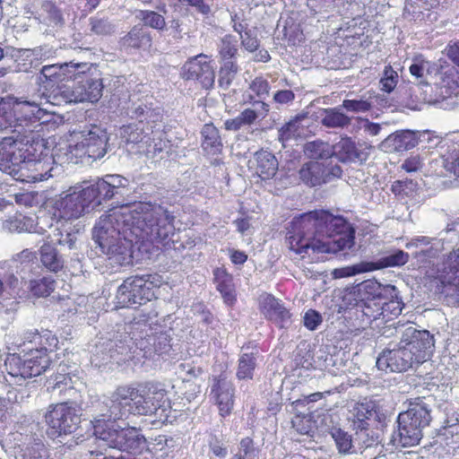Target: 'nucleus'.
Returning a JSON list of instances; mask_svg holds the SVG:
<instances>
[{"label":"nucleus","instance_id":"nucleus-13","mask_svg":"<svg viewBox=\"0 0 459 459\" xmlns=\"http://www.w3.org/2000/svg\"><path fill=\"white\" fill-rule=\"evenodd\" d=\"M83 68L74 73L73 85H65L60 89V94L68 103L96 102L102 96L103 83L101 79L93 78L85 74Z\"/></svg>","mask_w":459,"mask_h":459},{"label":"nucleus","instance_id":"nucleus-5","mask_svg":"<svg viewBox=\"0 0 459 459\" xmlns=\"http://www.w3.org/2000/svg\"><path fill=\"white\" fill-rule=\"evenodd\" d=\"M24 161L16 178L27 183H36L48 180L62 172L61 166L57 165L55 157L59 163H65V152L50 153L43 139L32 138L28 145Z\"/></svg>","mask_w":459,"mask_h":459},{"label":"nucleus","instance_id":"nucleus-43","mask_svg":"<svg viewBox=\"0 0 459 459\" xmlns=\"http://www.w3.org/2000/svg\"><path fill=\"white\" fill-rule=\"evenodd\" d=\"M8 128L13 132L17 129L13 112V98L2 99L0 101V130Z\"/></svg>","mask_w":459,"mask_h":459},{"label":"nucleus","instance_id":"nucleus-17","mask_svg":"<svg viewBox=\"0 0 459 459\" xmlns=\"http://www.w3.org/2000/svg\"><path fill=\"white\" fill-rule=\"evenodd\" d=\"M212 60L204 54H199L187 60L182 66L181 75L186 80H196L203 87L211 88L215 80Z\"/></svg>","mask_w":459,"mask_h":459},{"label":"nucleus","instance_id":"nucleus-11","mask_svg":"<svg viewBox=\"0 0 459 459\" xmlns=\"http://www.w3.org/2000/svg\"><path fill=\"white\" fill-rule=\"evenodd\" d=\"M53 103L50 96L44 92L31 100H20L13 98V112L15 117L16 133L27 139V134L39 132L42 124L48 122L49 111L44 105Z\"/></svg>","mask_w":459,"mask_h":459},{"label":"nucleus","instance_id":"nucleus-24","mask_svg":"<svg viewBox=\"0 0 459 459\" xmlns=\"http://www.w3.org/2000/svg\"><path fill=\"white\" fill-rule=\"evenodd\" d=\"M403 421L411 422L417 427L426 428L431 421L429 406L420 398L409 403L407 410L398 416Z\"/></svg>","mask_w":459,"mask_h":459},{"label":"nucleus","instance_id":"nucleus-7","mask_svg":"<svg viewBox=\"0 0 459 459\" xmlns=\"http://www.w3.org/2000/svg\"><path fill=\"white\" fill-rule=\"evenodd\" d=\"M92 424L96 438L108 447L130 454H140L145 449L146 440L135 428H122L114 419H106L105 414Z\"/></svg>","mask_w":459,"mask_h":459},{"label":"nucleus","instance_id":"nucleus-9","mask_svg":"<svg viewBox=\"0 0 459 459\" xmlns=\"http://www.w3.org/2000/svg\"><path fill=\"white\" fill-rule=\"evenodd\" d=\"M458 94L459 72L455 66L447 65L439 68L437 66L429 83L422 84L420 96H416V100L446 109L450 108L447 100Z\"/></svg>","mask_w":459,"mask_h":459},{"label":"nucleus","instance_id":"nucleus-54","mask_svg":"<svg viewBox=\"0 0 459 459\" xmlns=\"http://www.w3.org/2000/svg\"><path fill=\"white\" fill-rule=\"evenodd\" d=\"M292 428L301 435H309L313 431L314 423L311 420L310 415H300L294 416L291 420Z\"/></svg>","mask_w":459,"mask_h":459},{"label":"nucleus","instance_id":"nucleus-33","mask_svg":"<svg viewBox=\"0 0 459 459\" xmlns=\"http://www.w3.org/2000/svg\"><path fill=\"white\" fill-rule=\"evenodd\" d=\"M245 103H252L255 108H246L238 115L244 126H251L258 117L264 118L268 111L269 106L263 100H254L251 94L244 96Z\"/></svg>","mask_w":459,"mask_h":459},{"label":"nucleus","instance_id":"nucleus-27","mask_svg":"<svg viewBox=\"0 0 459 459\" xmlns=\"http://www.w3.org/2000/svg\"><path fill=\"white\" fill-rule=\"evenodd\" d=\"M437 65L422 56H415L412 63L409 67L410 73L412 76L419 80L416 91V96H420L422 84L429 83L430 77L433 75Z\"/></svg>","mask_w":459,"mask_h":459},{"label":"nucleus","instance_id":"nucleus-61","mask_svg":"<svg viewBox=\"0 0 459 459\" xmlns=\"http://www.w3.org/2000/svg\"><path fill=\"white\" fill-rule=\"evenodd\" d=\"M342 107L351 112H366L370 109L371 104L363 100H345Z\"/></svg>","mask_w":459,"mask_h":459},{"label":"nucleus","instance_id":"nucleus-48","mask_svg":"<svg viewBox=\"0 0 459 459\" xmlns=\"http://www.w3.org/2000/svg\"><path fill=\"white\" fill-rule=\"evenodd\" d=\"M55 281L50 277H44L30 282V290L36 297L48 296L54 290Z\"/></svg>","mask_w":459,"mask_h":459},{"label":"nucleus","instance_id":"nucleus-19","mask_svg":"<svg viewBox=\"0 0 459 459\" xmlns=\"http://www.w3.org/2000/svg\"><path fill=\"white\" fill-rule=\"evenodd\" d=\"M143 393L142 405L150 408V411L147 414H153L160 421H168L171 411L170 402L167 397L164 389L158 388L156 386H151L147 392Z\"/></svg>","mask_w":459,"mask_h":459},{"label":"nucleus","instance_id":"nucleus-12","mask_svg":"<svg viewBox=\"0 0 459 459\" xmlns=\"http://www.w3.org/2000/svg\"><path fill=\"white\" fill-rule=\"evenodd\" d=\"M163 282L157 273L128 277L117 289V303L121 307L142 305L155 297L154 290Z\"/></svg>","mask_w":459,"mask_h":459},{"label":"nucleus","instance_id":"nucleus-64","mask_svg":"<svg viewBox=\"0 0 459 459\" xmlns=\"http://www.w3.org/2000/svg\"><path fill=\"white\" fill-rule=\"evenodd\" d=\"M321 315L315 310H308L304 316V325L309 330H315L321 324Z\"/></svg>","mask_w":459,"mask_h":459},{"label":"nucleus","instance_id":"nucleus-62","mask_svg":"<svg viewBox=\"0 0 459 459\" xmlns=\"http://www.w3.org/2000/svg\"><path fill=\"white\" fill-rule=\"evenodd\" d=\"M91 30L96 34H109L113 28L111 24L103 19L91 18Z\"/></svg>","mask_w":459,"mask_h":459},{"label":"nucleus","instance_id":"nucleus-35","mask_svg":"<svg viewBox=\"0 0 459 459\" xmlns=\"http://www.w3.org/2000/svg\"><path fill=\"white\" fill-rule=\"evenodd\" d=\"M114 342L112 341H109L106 346L105 344H101L100 346L96 347L95 352L91 355V362L95 367L100 368L106 364H108L111 359L114 358V353H124L125 348L123 346H117V349L116 351L113 350L114 348Z\"/></svg>","mask_w":459,"mask_h":459},{"label":"nucleus","instance_id":"nucleus-38","mask_svg":"<svg viewBox=\"0 0 459 459\" xmlns=\"http://www.w3.org/2000/svg\"><path fill=\"white\" fill-rule=\"evenodd\" d=\"M40 260L43 265L51 272L59 271L64 265V262L58 255L57 251L49 243H46L41 247Z\"/></svg>","mask_w":459,"mask_h":459},{"label":"nucleus","instance_id":"nucleus-10","mask_svg":"<svg viewBox=\"0 0 459 459\" xmlns=\"http://www.w3.org/2000/svg\"><path fill=\"white\" fill-rule=\"evenodd\" d=\"M165 134L160 129L146 124L143 120L124 126L120 128V137L135 152L153 158L168 147Z\"/></svg>","mask_w":459,"mask_h":459},{"label":"nucleus","instance_id":"nucleus-28","mask_svg":"<svg viewBox=\"0 0 459 459\" xmlns=\"http://www.w3.org/2000/svg\"><path fill=\"white\" fill-rule=\"evenodd\" d=\"M325 162L311 160L305 163L299 169V178L310 186H316L325 183Z\"/></svg>","mask_w":459,"mask_h":459},{"label":"nucleus","instance_id":"nucleus-32","mask_svg":"<svg viewBox=\"0 0 459 459\" xmlns=\"http://www.w3.org/2000/svg\"><path fill=\"white\" fill-rule=\"evenodd\" d=\"M398 443L403 447H410L418 445L422 438V429L420 426L411 422H404L398 417Z\"/></svg>","mask_w":459,"mask_h":459},{"label":"nucleus","instance_id":"nucleus-46","mask_svg":"<svg viewBox=\"0 0 459 459\" xmlns=\"http://www.w3.org/2000/svg\"><path fill=\"white\" fill-rule=\"evenodd\" d=\"M376 269L372 264H359L351 266H345L342 268H336L333 271L332 275L334 279H342L346 277L354 276L356 274L369 272Z\"/></svg>","mask_w":459,"mask_h":459},{"label":"nucleus","instance_id":"nucleus-14","mask_svg":"<svg viewBox=\"0 0 459 459\" xmlns=\"http://www.w3.org/2000/svg\"><path fill=\"white\" fill-rule=\"evenodd\" d=\"M143 393L135 387L124 385L119 386L112 394L109 401V415L106 419H119L127 414L146 415L150 411L147 405H142Z\"/></svg>","mask_w":459,"mask_h":459},{"label":"nucleus","instance_id":"nucleus-21","mask_svg":"<svg viewBox=\"0 0 459 459\" xmlns=\"http://www.w3.org/2000/svg\"><path fill=\"white\" fill-rule=\"evenodd\" d=\"M259 310L264 317L280 327H285L290 321V314L283 304L273 295L264 293L258 299Z\"/></svg>","mask_w":459,"mask_h":459},{"label":"nucleus","instance_id":"nucleus-47","mask_svg":"<svg viewBox=\"0 0 459 459\" xmlns=\"http://www.w3.org/2000/svg\"><path fill=\"white\" fill-rule=\"evenodd\" d=\"M222 65L219 73V84L227 89L232 82L238 73V65L234 61H221Z\"/></svg>","mask_w":459,"mask_h":459},{"label":"nucleus","instance_id":"nucleus-41","mask_svg":"<svg viewBox=\"0 0 459 459\" xmlns=\"http://www.w3.org/2000/svg\"><path fill=\"white\" fill-rule=\"evenodd\" d=\"M321 123L329 128L344 127L350 124V118L339 108H325L321 115Z\"/></svg>","mask_w":459,"mask_h":459},{"label":"nucleus","instance_id":"nucleus-25","mask_svg":"<svg viewBox=\"0 0 459 459\" xmlns=\"http://www.w3.org/2000/svg\"><path fill=\"white\" fill-rule=\"evenodd\" d=\"M256 175L262 180L273 178L278 170V160L274 155L267 151L256 152L253 160L250 161Z\"/></svg>","mask_w":459,"mask_h":459},{"label":"nucleus","instance_id":"nucleus-30","mask_svg":"<svg viewBox=\"0 0 459 459\" xmlns=\"http://www.w3.org/2000/svg\"><path fill=\"white\" fill-rule=\"evenodd\" d=\"M417 144L414 132L410 130L397 131L388 135L382 146L390 152H403L413 148Z\"/></svg>","mask_w":459,"mask_h":459},{"label":"nucleus","instance_id":"nucleus-39","mask_svg":"<svg viewBox=\"0 0 459 459\" xmlns=\"http://www.w3.org/2000/svg\"><path fill=\"white\" fill-rule=\"evenodd\" d=\"M331 436L340 454L348 455L356 452L355 443L357 439L354 440L348 432L340 428H333L331 430Z\"/></svg>","mask_w":459,"mask_h":459},{"label":"nucleus","instance_id":"nucleus-53","mask_svg":"<svg viewBox=\"0 0 459 459\" xmlns=\"http://www.w3.org/2000/svg\"><path fill=\"white\" fill-rule=\"evenodd\" d=\"M362 313L369 320L379 319L384 314L383 308H381V301H377L374 299L364 300L362 305Z\"/></svg>","mask_w":459,"mask_h":459},{"label":"nucleus","instance_id":"nucleus-23","mask_svg":"<svg viewBox=\"0 0 459 459\" xmlns=\"http://www.w3.org/2000/svg\"><path fill=\"white\" fill-rule=\"evenodd\" d=\"M128 180L120 175H106L102 178H99L95 183L90 184L91 189L93 190L97 201L100 205L104 201L111 199L120 187H126Z\"/></svg>","mask_w":459,"mask_h":459},{"label":"nucleus","instance_id":"nucleus-18","mask_svg":"<svg viewBox=\"0 0 459 459\" xmlns=\"http://www.w3.org/2000/svg\"><path fill=\"white\" fill-rule=\"evenodd\" d=\"M429 276L440 282L441 292H446L445 289H452L459 295V249L452 251L441 267L435 273H429Z\"/></svg>","mask_w":459,"mask_h":459},{"label":"nucleus","instance_id":"nucleus-59","mask_svg":"<svg viewBox=\"0 0 459 459\" xmlns=\"http://www.w3.org/2000/svg\"><path fill=\"white\" fill-rule=\"evenodd\" d=\"M218 290L221 293L224 301L228 305H232L236 300L235 291L231 285V279L228 275L221 281H218Z\"/></svg>","mask_w":459,"mask_h":459},{"label":"nucleus","instance_id":"nucleus-16","mask_svg":"<svg viewBox=\"0 0 459 459\" xmlns=\"http://www.w3.org/2000/svg\"><path fill=\"white\" fill-rule=\"evenodd\" d=\"M30 141L4 137L0 141V170L17 178Z\"/></svg>","mask_w":459,"mask_h":459},{"label":"nucleus","instance_id":"nucleus-42","mask_svg":"<svg viewBox=\"0 0 459 459\" xmlns=\"http://www.w3.org/2000/svg\"><path fill=\"white\" fill-rule=\"evenodd\" d=\"M221 61H233L238 52V39L232 35H225L218 45Z\"/></svg>","mask_w":459,"mask_h":459},{"label":"nucleus","instance_id":"nucleus-49","mask_svg":"<svg viewBox=\"0 0 459 459\" xmlns=\"http://www.w3.org/2000/svg\"><path fill=\"white\" fill-rule=\"evenodd\" d=\"M139 18L143 21L144 25L155 30H163L166 26L164 17L154 11H141Z\"/></svg>","mask_w":459,"mask_h":459},{"label":"nucleus","instance_id":"nucleus-8","mask_svg":"<svg viewBox=\"0 0 459 459\" xmlns=\"http://www.w3.org/2000/svg\"><path fill=\"white\" fill-rule=\"evenodd\" d=\"M108 135L105 128L91 125L84 130L74 133L68 143L64 162L78 163L85 159L96 160L105 156L108 151Z\"/></svg>","mask_w":459,"mask_h":459},{"label":"nucleus","instance_id":"nucleus-20","mask_svg":"<svg viewBox=\"0 0 459 459\" xmlns=\"http://www.w3.org/2000/svg\"><path fill=\"white\" fill-rule=\"evenodd\" d=\"M234 392L235 388L226 376L221 375L218 378H214L211 394L221 417L229 416L231 413L234 405Z\"/></svg>","mask_w":459,"mask_h":459},{"label":"nucleus","instance_id":"nucleus-4","mask_svg":"<svg viewBox=\"0 0 459 459\" xmlns=\"http://www.w3.org/2000/svg\"><path fill=\"white\" fill-rule=\"evenodd\" d=\"M399 332L402 337L397 348L385 350L378 356V369L403 372L431 357L434 339L429 331H420L413 325H408L404 329L401 328Z\"/></svg>","mask_w":459,"mask_h":459},{"label":"nucleus","instance_id":"nucleus-55","mask_svg":"<svg viewBox=\"0 0 459 459\" xmlns=\"http://www.w3.org/2000/svg\"><path fill=\"white\" fill-rule=\"evenodd\" d=\"M398 74L391 65H386L384 70L383 77L380 80L381 90L391 92L397 84Z\"/></svg>","mask_w":459,"mask_h":459},{"label":"nucleus","instance_id":"nucleus-31","mask_svg":"<svg viewBox=\"0 0 459 459\" xmlns=\"http://www.w3.org/2000/svg\"><path fill=\"white\" fill-rule=\"evenodd\" d=\"M202 149L207 155H217L222 151V141L219 130L212 124H205L201 131Z\"/></svg>","mask_w":459,"mask_h":459},{"label":"nucleus","instance_id":"nucleus-52","mask_svg":"<svg viewBox=\"0 0 459 459\" xmlns=\"http://www.w3.org/2000/svg\"><path fill=\"white\" fill-rule=\"evenodd\" d=\"M417 189V183L411 179L397 180L392 185V192L398 196L412 195Z\"/></svg>","mask_w":459,"mask_h":459},{"label":"nucleus","instance_id":"nucleus-3","mask_svg":"<svg viewBox=\"0 0 459 459\" xmlns=\"http://www.w3.org/2000/svg\"><path fill=\"white\" fill-rule=\"evenodd\" d=\"M19 352L9 354L5 368L13 384L22 385L27 378L45 372L51 363L50 354L58 345L57 337L49 330H29L13 342Z\"/></svg>","mask_w":459,"mask_h":459},{"label":"nucleus","instance_id":"nucleus-1","mask_svg":"<svg viewBox=\"0 0 459 459\" xmlns=\"http://www.w3.org/2000/svg\"><path fill=\"white\" fill-rule=\"evenodd\" d=\"M174 217L160 206L148 203L122 204L110 209L96 222L92 238L113 263H131L132 247L151 242L171 247L174 242Z\"/></svg>","mask_w":459,"mask_h":459},{"label":"nucleus","instance_id":"nucleus-6","mask_svg":"<svg viewBox=\"0 0 459 459\" xmlns=\"http://www.w3.org/2000/svg\"><path fill=\"white\" fill-rule=\"evenodd\" d=\"M100 206L93 190L88 183L82 182L71 186L56 199L52 214L47 215L49 221L66 226L70 221L79 219Z\"/></svg>","mask_w":459,"mask_h":459},{"label":"nucleus","instance_id":"nucleus-34","mask_svg":"<svg viewBox=\"0 0 459 459\" xmlns=\"http://www.w3.org/2000/svg\"><path fill=\"white\" fill-rule=\"evenodd\" d=\"M65 227V226H61V224H56L54 221L48 222L47 229L51 230L48 238H50L52 243L67 246L69 249H73L75 246L77 238L74 233L68 231Z\"/></svg>","mask_w":459,"mask_h":459},{"label":"nucleus","instance_id":"nucleus-51","mask_svg":"<svg viewBox=\"0 0 459 459\" xmlns=\"http://www.w3.org/2000/svg\"><path fill=\"white\" fill-rule=\"evenodd\" d=\"M151 39L141 29L132 30L126 38V43L132 48H142L150 45Z\"/></svg>","mask_w":459,"mask_h":459},{"label":"nucleus","instance_id":"nucleus-60","mask_svg":"<svg viewBox=\"0 0 459 459\" xmlns=\"http://www.w3.org/2000/svg\"><path fill=\"white\" fill-rule=\"evenodd\" d=\"M269 89L268 82L261 77L255 78L249 86V91L260 98V100L268 95Z\"/></svg>","mask_w":459,"mask_h":459},{"label":"nucleus","instance_id":"nucleus-44","mask_svg":"<svg viewBox=\"0 0 459 459\" xmlns=\"http://www.w3.org/2000/svg\"><path fill=\"white\" fill-rule=\"evenodd\" d=\"M360 290H362L366 296L365 300L374 299L377 301H381L384 295L391 290H394V288L391 286H383L376 281L368 280L361 284Z\"/></svg>","mask_w":459,"mask_h":459},{"label":"nucleus","instance_id":"nucleus-56","mask_svg":"<svg viewBox=\"0 0 459 459\" xmlns=\"http://www.w3.org/2000/svg\"><path fill=\"white\" fill-rule=\"evenodd\" d=\"M59 370L60 372L48 380V388H52L53 390L61 389L63 386L72 388V377L69 374L65 373V367L60 366Z\"/></svg>","mask_w":459,"mask_h":459},{"label":"nucleus","instance_id":"nucleus-2","mask_svg":"<svg viewBox=\"0 0 459 459\" xmlns=\"http://www.w3.org/2000/svg\"><path fill=\"white\" fill-rule=\"evenodd\" d=\"M290 249L302 258L312 254L336 253L353 245L350 225L327 211H312L292 220L288 231Z\"/></svg>","mask_w":459,"mask_h":459},{"label":"nucleus","instance_id":"nucleus-15","mask_svg":"<svg viewBox=\"0 0 459 459\" xmlns=\"http://www.w3.org/2000/svg\"><path fill=\"white\" fill-rule=\"evenodd\" d=\"M48 435L52 438L73 433L78 427L81 419L77 408L68 403H57L51 407L46 414Z\"/></svg>","mask_w":459,"mask_h":459},{"label":"nucleus","instance_id":"nucleus-40","mask_svg":"<svg viewBox=\"0 0 459 459\" xmlns=\"http://www.w3.org/2000/svg\"><path fill=\"white\" fill-rule=\"evenodd\" d=\"M441 158L446 170L459 177V143L447 145L445 152L441 153Z\"/></svg>","mask_w":459,"mask_h":459},{"label":"nucleus","instance_id":"nucleus-36","mask_svg":"<svg viewBox=\"0 0 459 459\" xmlns=\"http://www.w3.org/2000/svg\"><path fill=\"white\" fill-rule=\"evenodd\" d=\"M257 351L243 352L238 359L236 376L238 379H251L256 367Z\"/></svg>","mask_w":459,"mask_h":459},{"label":"nucleus","instance_id":"nucleus-26","mask_svg":"<svg viewBox=\"0 0 459 459\" xmlns=\"http://www.w3.org/2000/svg\"><path fill=\"white\" fill-rule=\"evenodd\" d=\"M334 156L342 162L363 160V152H359L355 143L350 137H343L338 143L331 146V157Z\"/></svg>","mask_w":459,"mask_h":459},{"label":"nucleus","instance_id":"nucleus-37","mask_svg":"<svg viewBox=\"0 0 459 459\" xmlns=\"http://www.w3.org/2000/svg\"><path fill=\"white\" fill-rule=\"evenodd\" d=\"M304 116H297L286 123L279 131V140L282 143L290 139L302 137L305 134V127L301 124Z\"/></svg>","mask_w":459,"mask_h":459},{"label":"nucleus","instance_id":"nucleus-58","mask_svg":"<svg viewBox=\"0 0 459 459\" xmlns=\"http://www.w3.org/2000/svg\"><path fill=\"white\" fill-rule=\"evenodd\" d=\"M239 39H241V45L248 52L256 51L260 46L257 32L255 28L245 30V33L241 34Z\"/></svg>","mask_w":459,"mask_h":459},{"label":"nucleus","instance_id":"nucleus-50","mask_svg":"<svg viewBox=\"0 0 459 459\" xmlns=\"http://www.w3.org/2000/svg\"><path fill=\"white\" fill-rule=\"evenodd\" d=\"M382 299H384V298ZM381 308H383L384 312L382 318L387 322L392 319L393 316H397L401 314L403 310V303L397 299H391L389 301L381 300Z\"/></svg>","mask_w":459,"mask_h":459},{"label":"nucleus","instance_id":"nucleus-57","mask_svg":"<svg viewBox=\"0 0 459 459\" xmlns=\"http://www.w3.org/2000/svg\"><path fill=\"white\" fill-rule=\"evenodd\" d=\"M168 2L169 5L174 8H178L181 4L194 7L198 13L204 15H207L211 12L210 6L205 4L204 0H168Z\"/></svg>","mask_w":459,"mask_h":459},{"label":"nucleus","instance_id":"nucleus-63","mask_svg":"<svg viewBox=\"0 0 459 459\" xmlns=\"http://www.w3.org/2000/svg\"><path fill=\"white\" fill-rule=\"evenodd\" d=\"M409 255L402 250L385 257V266H400L408 262Z\"/></svg>","mask_w":459,"mask_h":459},{"label":"nucleus","instance_id":"nucleus-29","mask_svg":"<svg viewBox=\"0 0 459 459\" xmlns=\"http://www.w3.org/2000/svg\"><path fill=\"white\" fill-rule=\"evenodd\" d=\"M86 66L87 64L74 63L44 65L41 69V74L49 81L71 80L77 70Z\"/></svg>","mask_w":459,"mask_h":459},{"label":"nucleus","instance_id":"nucleus-22","mask_svg":"<svg viewBox=\"0 0 459 459\" xmlns=\"http://www.w3.org/2000/svg\"><path fill=\"white\" fill-rule=\"evenodd\" d=\"M49 218L47 213L37 217V221L32 217L17 215L3 222V228L10 232H35L44 234L47 230Z\"/></svg>","mask_w":459,"mask_h":459},{"label":"nucleus","instance_id":"nucleus-45","mask_svg":"<svg viewBox=\"0 0 459 459\" xmlns=\"http://www.w3.org/2000/svg\"><path fill=\"white\" fill-rule=\"evenodd\" d=\"M305 154L310 159L331 158V146L322 141L308 142L304 146Z\"/></svg>","mask_w":459,"mask_h":459}]
</instances>
